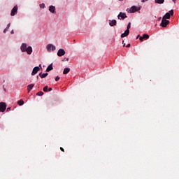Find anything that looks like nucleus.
I'll return each mask as SVG.
<instances>
[{"instance_id":"27","label":"nucleus","mask_w":179,"mask_h":179,"mask_svg":"<svg viewBox=\"0 0 179 179\" xmlns=\"http://www.w3.org/2000/svg\"><path fill=\"white\" fill-rule=\"evenodd\" d=\"M8 30H9V29L6 28V29L3 30V33H6V31H8Z\"/></svg>"},{"instance_id":"39","label":"nucleus","mask_w":179,"mask_h":179,"mask_svg":"<svg viewBox=\"0 0 179 179\" xmlns=\"http://www.w3.org/2000/svg\"><path fill=\"white\" fill-rule=\"evenodd\" d=\"M39 66H41V64H40Z\"/></svg>"},{"instance_id":"38","label":"nucleus","mask_w":179,"mask_h":179,"mask_svg":"<svg viewBox=\"0 0 179 179\" xmlns=\"http://www.w3.org/2000/svg\"><path fill=\"white\" fill-rule=\"evenodd\" d=\"M138 37H139V35L137 36V38H136L138 39Z\"/></svg>"},{"instance_id":"18","label":"nucleus","mask_w":179,"mask_h":179,"mask_svg":"<svg viewBox=\"0 0 179 179\" xmlns=\"http://www.w3.org/2000/svg\"><path fill=\"white\" fill-rule=\"evenodd\" d=\"M155 3H159L162 5V3H164V0H155Z\"/></svg>"},{"instance_id":"9","label":"nucleus","mask_w":179,"mask_h":179,"mask_svg":"<svg viewBox=\"0 0 179 179\" xmlns=\"http://www.w3.org/2000/svg\"><path fill=\"white\" fill-rule=\"evenodd\" d=\"M65 55V50L64 49H59L57 52L58 57H64Z\"/></svg>"},{"instance_id":"21","label":"nucleus","mask_w":179,"mask_h":179,"mask_svg":"<svg viewBox=\"0 0 179 179\" xmlns=\"http://www.w3.org/2000/svg\"><path fill=\"white\" fill-rule=\"evenodd\" d=\"M143 38L145 40H148V38H149V36L148 34H143Z\"/></svg>"},{"instance_id":"34","label":"nucleus","mask_w":179,"mask_h":179,"mask_svg":"<svg viewBox=\"0 0 179 179\" xmlns=\"http://www.w3.org/2000/svg\"><path fill=\"white\" fill-rule=\"evenodd\" d=\"M9 110H10V108H7V111H8Z\"/></svg>"},{"instance_id":"32","label":"nucleus","mask_w":179,"mask_h":179,"mask_svg":"<svg viewBox=\"0 0 179 179\" xmlns=\"http://www.w3.org/2000/svg\"><path fill=\"white\" fill-rule=\"evenodd\" d=\"M15 34V31H13V30H12L11 31H10V34Z\"/></svg>"},{"instance_id":"3","label":"nucleus","mask_w":179,"mask_h":179,"mask_svg":"<svg viewBox=\"0 0 179 179\" xmlns=\"http://www.w3.org/2000/svg\"><path fill=\"white\" fill-rule=\"evenodd\" d=\"M174 14V11L173 10H171L169 13H166L164 17H162V19H170L171 16H173V15Z\"/></svg>"},{"instance_id":"12","label":"nucleus","mask_w":179,"mask_h":179,"mask_svg":"<svg viewBox=\"0 0 179 179\" xmlns=\"http://www.w3.org/2000/svg\"><path fill=\"white\" fill-rule=\"evenodd\" d=\"M49 10L51 13H55V6H50Z\"/></svg>"},{"instance_id":"15","label":"nucleus","mask_w":179,"mask_h":179,"mask_svg":"<svg viewBox=\"0 0 179 179\" xmlns=\"http://www.w3.org/2000/svg\"><path fill=\"white\" fill-rule=\"evenodd\" d=\"M110 26H115L117 24V20H113L112 21H110L109 22Z\"/></svg>"},{"instance_id":"7","label":"nucleus","mask_w":179,"mask_h":179,"mask_svg":"<svg viewBox=\"0 0 179 179\" xmlns=\"http://www.w3.org/2000/svg\"><path fill=\"white\" fill-rule=\"evenodd\" d=\"M16 13H17V6H15L13 7V8L11 10L10 15L15 16V15H16Z\"/></svg>"},{"instance_id":"22","label":"nucleus","mask_w":179,"mask_h":179,"mask_svg":"<svg viewBox=\"0 0 179 179\" xmlns=\"http://www.w3.org/2000/svg\"><path fill=\"white\" fill-rule=\"evenodd\" d=\"M43 92H48V86H45V87H43Z\"/></svg>"},{"instance_id":"8","label":"nucleus","mask_w":179,"mask_h":179,"mask_svg":"<svg viewBox=\"0 0 179 179\" xmlns=\"http://www.w3.org/2000/svg\"><path fill=\"white\" fill-rule=\"evenodd\" d=\"M139 9H138V7L136 6H133L129 10L130 13H135V12H138Z\"/></svg>"},{"instance_id":"1","label":"nucleus","mask_w":179,"mask_h":179,"mask_svg":"<svg viewBox=\"0 0 179 179\" xmlns=\"http://www.w3.org/2000/svg\"><path fill=\"white\" fill-rule=\"evenodd\" d=\"M20 50L22 52H27L28 55H31V52H33V48L29 46L27 43H22Z\"/></svg>"},{"instance_id":"13","label":"nucleus","mask_w":179,"mask_h":179,"mask_svg":"<svg viewBox=\"0 0 179 179\" xmlns=\"http://www.w3.org/2000/svg\"><path fill=\"white\" fill-rule=\"evenodd\" d=\"M39 76L40 78H41V79H44V78H47V76H48V73H40Z\"/></svg>"},{"instance_id":"33","label":"nucleus","mask_w":179,"mask_h":179,"mask_svg":"<svg viewBox=\"0 0 179 179\" xmlns=\"http://www.w3.org/2000/svg\"><path fill=\"white\" fill-rule=\"evenodd\" d=\"M60 150H62V152H64V150L62 148H60Z\"/></svg>"},{"instance_id":"25","label":"nucleus","mask_w":179,"mask_h":179,"mask_svg":"<svg viewBox=\"0 0 179 179\" xmlns=\"http://www.w3.org/2000/svg\"><path fill=\"white\" fill-rule=\"evenodd\" d=\"M58 80H59V76H57V77L55 78V81H56V82H58Z\"/></svg>"},{"instance_id":"40","label":"nucleus","mask_w":179,"mask_h":179,"mask_svg":"<svg viewBox=\"0 0 179 179\" xmlns=\"http://www.w3.org/2000/svg\"><path fill=\"white\" fill-rule=\"evenodd\" d=\"M37 78L38 79V76H37Z\"/></svg>"},{"instance_id":"37","label":"nucleus","mask_w":179,"mask_h":179,"mask_svg":"<svg viewBox=\"0 0 179 179\" xmlns=\"http://www.w3.org/2000/svg\"><path fill=\"white\" fill-rule=\"evenodd\" d=\"M141 2H145V0H142Z\"/></svg>"},{"instance_id":"4","label":"nucleus","mask_w":179,"mask_h":179,"mask_svg":"<svg viewBox=\"0 0 179 179\" xmlns=\"http://www.w3.org/2000/svg\"><path fill=\"white\" fill-rule=\"evenodd\" d=\"M6 110V103L1 102L0 103V113H4Z\"/></svg>"},{"instance_id":"31","label":"nucleus","mask_w":179,"mask_h":179,"mask_svg":"<svg viewBox=\"0 0 179 179\" xmlns=\"http://www.w3.org/2000/svg\"><path fill=\"white\" fill-rule=\"evenodd\" d=\"M52 90V88H49L48 90V92H51Z\"/></svg>"},{"instance_id":"16","label":"nucleus","mask_w":179,"mask_h":179,"mask_svg":"<svg viewBox=\"0 0 179 179\" xmlns=\"http://www.w3.org/2000/svg\"><path fill=\"white\" fill-rule=\"evenodd\" d=\"M70 71H71V69L65 68L63 71L64 75H66L67 73H69Z\"/></svg>"},{"instance_id":"20","label":"nucleus","mask_w":179,"mask_h":179,"mask_svg":"<svg viewBox=\"0 0 179 179\" xmlns=\"http://www.w3.org/2000/svg\"><path fill=\"white\" fill-rule=\"evenodd\" d=\"M43 95H44V92H43L42 91H40L36 94V96H43Z\"/></svg>"},{"instance_id":"14","label":"nucleus","mask_w":179,"mask_h":179,"mask_svg":"<svg viewBox=\"0 0 179 179\" xmlns=\"http://www.w3.org/2000/svg\"><path fill=\"white\" fill-rule=\"evenodd\" d=\"M33 87H34V84H30L27 86L28 93H30V92L31 91V89H33Z\"/></svg>"},{"instance_id":"41","label":"nucleus","mask_w":179,"mask_h":179,"mask_svg":"<svg viewBox=\"0 0 179 179\" xmlns=\"http://www.w3.org/2000/svg\"><path fill=\"white\" fill-rule=\"evenodd\" d=\"M119 1H123V0H119Z\"/></svg>"},{"instance_id":"36","label":"nucleus","mask_w":179,"mask_h":179,"mask_svg":"<svg viewBox=\"0 0 179 179\" xmlns=\"http://www.w3.org/2000/svg\"><path fill=\"white\" fill-rule=\"evenodd\" d=\"M3 90H4V92H6V89L4 88Z\"/></svg>"},{"instance_id":"19","label":"nucleus","mask_w":179,"mask_h":179,"mask_svg":"<svg viewBox=\"0 0 179 179\" xmlns=\"http://www.w3.org/2000/svg\"><path fill=\"white\" fill-rule=\"evenodd\" d=\"M17 104L19 106H23L24 104V101H23V99H20V101H17Z\"/></svg>"},{"instance_id":"6","label":"nucleus","mask_w":179,"mask_h":179,"mask_svg":"<svg viewBox=\"0 0 179 179\" xmlns=\"http://www.w3.org/2000/svg\"><path fill=\"white\" fill-rule=\"evenodd\" d=\"M117 18L120 20H124V19H127V14L124 13L120 12L117 15Z\"/></svg>"},{"instance_id":"42","label":"nucleus","mask_w":179,"mask_h":179,"mask_svg":"<svg viewBox=\"0 0 179 179\" xmlns=\"http://www.w3.org/2000/svg\"><path fill=\"white\" fill-rule=\"evenodd\" d=\"M122 43H124V41H122Z\"/></svg>"},{"instance_id":"28","label":"nucleus","mask_w":179,"mask_h":179,"mask_svg":"<svg viewBox=\"0 0 179 179\" xmlns=\"http://www.w3.org/2000/svg\"><path fill=\"white\" fill-rule=\"evenodd\" d=\"M143 40H144V39H143V36H141V37H140V41H143Z\"/></svg>"},{"instance_id":"2","label":"nucleus","mask_w":179,"mask_h":179,"mask_svg":"<svg viewBox=\"0 0 179 179\" xmlns=\"http://www.w3.org/2000/svg\"><path fill=\"white\" fill-rule=\"evenodd\" d=\"M46 50L48 52H52L55 51V50H57V47H55V45L50 43V44L47 45Z\"/></svg>"},{"instance_id":"35","label":"nucleus","mask_w":179,"mask_h":179,"mask_svg":"<svg viewBox=\"0 0 179 179\" xmlns=\"http://www.w3.org/2000/svg\"><path fill=\"white\" fill-rule=\"evenodd\" d=\"M172 1H173V2L176 3V0H172Z\"/></svg>"},{"instance_id":"23","label":"nucleus","mask_w":179,"mask_h":179,"mask_svg":"<svg viewBox=\"0 0 179 179\" xmlns=\"http://www.w3.org/2000/svg\"><path fill=\"white\" fill-rule=\"evenodd\" d=\"M130 29H131V22H129L126 30H129Z\"/></svg>"},{"instance_id":"29","label":"nucleus","mask_w":179,"mask_h":179,"mask_svg":"<svg viewBox=\"0 0 179 179\" xmlns=\"http://www.w3.org/2000/svg\"><path fill=\"white\" fill-rule=\"evenodd\" d=\"M9 27H10V23L8 24V25L6 27L7 29H9Z\"/></svg>"},{"instance_id":"11","label":"nucleus","mask_w":179,"mask_h":179,"mask_svg":"<svg viewBox=\"0 0 179 179\" xmlns=\"http://www.w3.org/2000/svg\"><path fill=\"white\" fill-rule=\"evenodd\" d=\"M129 34V30H126L123 34H121V38H124V37H127Z\"/></svg>"},{"instance_id":"5","label":"nucleus","mask_w":179,"mask_h":179,"mask_svg":"<svg viewBox=\"0 0 179 179\" xmlns=\"http://www.w3.org/2000/svg\"><path fill=\"white\" fill-rule=\"evenodd\" d=\"M169 23L170 21L165 20L164 18H162L160 26H162V27H166L167 24H169Z\"/></svg>"},{"instance_id":"17","label":"nucleus","mask_w":179,"mask_h":179,"mask_svg":"<svg viewBox=\"0 0 179 179\" xmlns=\"http://www.w3.org/2000/svg\"><path fill=\"white\" fill-rule=\"evenodd\" d=\"M52 64H50L46 69V72H50V71H52Z\"/></svg>"},{"instance_id":"10","label":"nucleus","mask_w":179,"mask_h":179,"mask_svg":"<svg viewBox=\"0 0 179 179\" xmlns=\"http://www.w3.org/2000/svg\"><path fill=\"white\" fill-rule=\"evenodd\" d=\"M38 71H40V67L38 66L34 67L31 73L32 76H34V75H36L37 72H38Z\"/></svg>"},{"instance_id":"30","label":"nucleus","mask_w":179,"mask_h":179,"mask_svg":"<svg viewBox=\"0 0 179 179\" xmlns=\"http://www.w3.org/2000/svg\"><path fill=\"white\" fill-rule=\"evenodd\" d=\"M129 47H131V44L129 43V44L127 45V48H129Z\"/></svg>"},{"instance_id":"26","label":"nucleus","mask_w":179,"mask_h":179,"mask_svg":"<svg viewBox=\"0 0 179 179\" xmlns=\"http://www.w3.org/2000/svg\"><path fill=\"white\" fill-rule=\"evenodd\" d=\"M62 61H63V62H64V61H69V58H64V59H63Z\"/></svg>"},{"instance_id":"24","label":"nucleus","mask_w":179,"mask_h":179,"mask_svg":"<svg viewBox=\"0 0 179 179\" xmlns=\"http://www.w3.org/2000/svg\"><path fill=\"white\" fill-rule=\"evenodd\" d=\"M45 6V4H44V3L40 4V8H44Z\"/></svg>"}]
</instances>
